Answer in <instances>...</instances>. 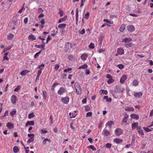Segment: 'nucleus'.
<instances>
[{
    "label": "nucleus",
    "mask_w": 153,
    "mask_h": 153,
    "mask_svg": "<svg viewBox=\"0 0 153 153\" xmlns=\"http://www.w3.org/2000/svg\"><path fill=\"white\" fill-rule=\"evenodd\" d=\"M133 93H134V97L137 99L141 98L143 94V93L142 92H134L130 90H128V91L127 93L129 96H131V94H133Z\"/></svg>",
    "instance_id": "obj_1"
},
{
    "label": "nucleus",
    "mask_w": 153,
    "mask_h": 153,
    "mask_svg": "<svg viewBox=\"0 0 153 153\" xmlns=\"http://www.w3.org/2000/svg\"><path fill=\"white\" fill-rule=\"evenodd\" d=\"M78 17V10L77 8L76 10V17Z\"/></svg>",
    "instance_id": "obj_61"
},
{
    "label": "nucleus",
    "mask_w": 153,
    "mask_h": 153,
    "mask_svg": "<svg viewBox=\"0 0 153 153\" xmlns=\"http://www.w3.org/2000/svg\"><path fill=\"white\" fill-rule=\"evenodd\" d=\"M66 91V89L64 87H62L60 88L57 92V93L59 95H61L64 94Z\"/></svg>",
    "instance_id": "obj_4"
},
{
    "label": "nucleus",
    "mask_w": 153,
    "mask_h": 153,
    "mask_svg": "<svg viewBox=\"0 0 153 153\" xmlns=\"http://www.w3.org/2000/svg\"><path fill=\"white\" fill-rule=\"evenodd\" d=\"M6 126L9 129H11L13 128L14 125L11 123L9 122L7 123Z\"/></svg>",
    "instance_id": "obj_15"
},
{
    "label": "nucleus",
    "mask_w": 153,
    "mask_h": 153,
    "mask_svg": "<svg viewBox=\"0 0 153 153\" xmlns=\"http://www.w3.org/2000/svg\"><path fill=\"white\" fill-rule=\"evenodd\" d=\"M128 117H129V116H128V115L126 113L124 114L123 119L127 120V118H128Z\"/></svg>",
    "instance_id": "obj_64"
},
{
    "label": "nucleus",
    "mask_w": 153,
    "mask_h": 153,
    "mask_svg": "<svg viewBox=\"0 0 153 153\" xmlns=\"http://www.w3.org/2000/svg\"><path fill=\"white\" fill-rule=\"evenodd\" d=\"M115 134L119 136L123 133V130L120 128H116L114 131Z\"/></svg>",
    "instance_id": "obj_6"
},
{
    "label": "nucleus",
    "mask_w": 153,
    "mask_h": 153,
    "mask_svg": "<svg viewBox=\"0 0 153 153\" xmlns=\"http://www.w3.org/2000/svg\"><path fill=\"white\" fill-rule=\"evenodd\" d=\"M47 141L51 142V140L49 139L48 138H45L43 140L42 142L43 144L45 145Z\"/></svg>",
    "instance_id": "obj_35"
},
{
    "label": "nucleus",
    "mask_w": 153,
    "mask_h": 153,
    "mask_svg": "<svg viewBox=\"0 0 153 153\" xmlns=\"http://www.w3.org/2000/svg\"><path fill=\"white\" fill-rule=\"evenodd\" d=\"M72 70L71 68H69L68 69H65L64 70V71L65 72H68L71 71Z\"/></svg>",
    "instance_id": "obj_49"
},
{
    "label": "nucleus",
    "mask_w": 153,
    "mask_h": 153,
    "mask_svg": "<svg viewBox=\"0 0 153 153\" xmlns=\"http://www.w3.org/2000/svg\"><path fill=\"white\" fill-rule=\"evenodd\" d=\"M89 12H88L85 15V18L86 19H88L89 18Z\"/></svg>",
    "instance_id": "obj_51"
},
{
    "label": "nucleus",
    "mask_w": 153,
    "mask_h": 153,
    "mask_svg": "<svg viewBox=\"0 0 153 153\" xmlns=\"http://www.w3.org/2000/svg\"><path fill=\"white\" fill-rule=\"evenodd\" d=\"M34 121H28L25 124V126H27L28 125L33 126L34 125Z\"/></svg>",
    "instance_id": "obj_25"
},
{
    "label": "nucleus",
    "mask_w": 153,
    "mask_h": 153,
    "mask_svg": "<svg viewBox=\"0 0 153 153\" xmlns=\"http://www.w3.org/2000/svg\"><path fill=\"white\" fill-rule=\"evenodd\" d=\"M111 144L109 143H107L105 145V147L107 148H110L111 146Z\"/></svg>",
    "instance_id": "obj_46"
},
{
    "label": "nucleus",
    "mask_w": 153,
    "mask_h": 153,
    "mask_svg": "<svg viewBox=\"0 0 153 153\" xmlns=\"http://www.w3.org/2000/svg\"><path fill=\"white\" fill-rule=\"evenodd\" d=\"M85 110L86 111H88L90 109V108L88 106H86L85 107Z\"/></svg>",
    "instance_id": "obj_50"
},
{
    "label": "nucleus",
    "mask_w": 153,
    "mask_h": 153,
    "mask_svg": "<svg viewBox=\"0 0 153 153\" xmlns=\"http://www.w3.org/2000/svg\"><path fill=\"white\" fill-rule=\"evenodd\" d=\"M21 86L20 85H18L14 89V91L15 92H18L21 88Z\"/></svg>",
    "instance_id": "obj_37"
},
{
    "label": "nucleus",
    "mask_w": 153,
    "mask_h": 153,
    "mask_svg": "<svg viewBox=\"0 0 153 153\" xmlns=\"http://www.w3.org/2000/svg\"><path fill=\"white\" fill-rule=\"evenodd\" d=\"M16 110L15 109H14L13 110L10 112V114L13 117L16 114Z\"/></svg>",
    "instance_id": "obj_29"
},
{
    "label": "nucleus",
    "mask_w": 153,
    "mask_h": 153,
    "mask_svg": "<svg viewBox=\"0 0 153 153\" xmlns=\"http://www.w3.org/2000/svg\"><path fill=\"white\" fill-rule=\"evenodd\" d=\"M132 85L134 86H137L139 85V81H138L136 79H134L132 82Z\"/></svg>",
    "instance_id": "obj_21"
},
{
    "label": "nucleus",
    "mask_w": 153,
    "mask_h": 153,
    "mask_svg": "<svg viewBox=\"0 0 153 153\" xmlns=\"http://www.w3.org/2000/svg\"><path fill=\"white\" fill-rule=\"evenodd\" d=\"M12 46H9L4 49H5V51H8L10 50L12 48Z\"/></svg>",
    "instance_id": "obj_55"
},
{
    "label": "nucleus",
    "mask_w": 153,
    "mask_h": 153,
    "mask_svg": "<svg viewBox=\"0 0 153 153\" xmlns=\"http://www.w3.org/2000/svg\"><path fill=\"white\" fill-rule=\"evenodd\" d=\"M74 88L76 89V93L77 94H81L82 91L81 88L78 83H75L74 84Z\"/></svg>",
    "instance_id": "obj_3"
},
{
    "label": "nucleus",
    "mask_w": 153,
    "mask_h": 153,
    "mask_svg": "<svg viewBox=\"0 0 153 153\" xmlns=\"http://www.w3.org/2000/svg\"><path fill=\"white\" fill-rule=\"evenodd\" d=\"M127 79V77L126 75H123L120 80V82L122 83H123Z\"/></svg>",
    "instance_id": "obj_16"
},
{
    "label": "nucleus",
    "mask_w": 153,
    "mask_h": 153,
    "mask_svg": "<svg viewBox=\"0 0 153 153\" xmlns=\"http://www.w3.org/2000/svg\"><path fill=\"white\" fill-rule=\"evenodd\" d=\"M25 10L24 7H23L21 9H20L18 11V13H21L23 11Z\"/></svg>",
    "instance_id": "obj_58"
},
{
    "label": "nucleus",
    "mask_w": 153,
    "mask_h": 153,
    "mask_svg": "<svg viewBox=\"0 0 153 153\" xmlns=\"http://www.w3.org/2000/svg\"><path fill=\"white\" fill-rule=\"evenodd\" d=\"M43 44H42L41 45H35V47L37 48H42V50H44L45 49V43L44 42H43Z\"/></svg>",
    "instance_id": "obj_13"
},
{
    "label": "nucleus",
    "mask_w": 153,
    "mask_h": 153,
    "mask_svg": "<svg viewBox=\"0 0 153 153\" xmlns=\"http://www.w3.org/2000/svg\"><path fill=\"white\" fill-rule=\"evenodd\" d=\"M116 87L117 88V90L116 91L118 93L123 92L125 90V89L123 88L120 85L116 86Z\"/></svg>",
    "instance_id": "obj_9"
},
{
    "label": "nucleus",
    "mask_w": 153,
    "mask_h": 153,
    "mask_svg": "<svg viewBox=\"0 0 153 153\" xmlns=\"http://www.w3.org/2000/svg\"><path fill=\"white\" fill-rule=\"evenodd\" d=\"M125 25L124 24H122L120 26V30L121 32H123L125 29Z\"/></svg>",
    "instance_id": "obj_34"
},
{
    "label": "nucleus",
    "mask_w": 153,
    "mask_h": 153,
    "mask_svg": "<svg viewBox=\"0 0 153 153\" xmlns=\"http://www.w3.org/2000/svg\"><path fill=\"white\" fill-rule=\"evenodd\" d=\"M68 59L71 61H74V58L72 55H69L68 56Z\"/></svg>",
    "instance_id": "obj_32"
},
{
    "label": "nucleus",
    "mask_w": 153,
    "mask_h": 153,
    "mask_svg": "<svg viewBox=\"0 0 153 153\" xmlns=\"http://www.w3.org/2000/svg\"><path fill=\"white\" fill-rule=\"evenodd\" d=\"M117 52L119 53V55H122L124 54V51L123 48H119L117 49Z\"/></svg>",
    "instance_id": "obj_12"
},
{
    "label": "nucleus",
    "mask_w": 153,
    "mask_h": 153,
    "mask_svg": "<svg viewBox=\"0 0 153 153\" xmlns=\"http://www.w3.org/2000/svg\"><path fill=\"white\" fill-rule=\"evenodd\" d=\"M59 68V67L58 64H56L55 65V69L56 70H58Z\"/></svg>",
    "instance_id": "obj_60"
},
{
    "label": "nucleus",
    "mask_w": 153,
    "mask_h": 153,
    "mask_svg": "<svg viewBox=\"0 0 153 153\" xmlns=\"http://www.w3.org/2000/svg\"><path fill=\"white\" fill-rule=\"evenodd\" d=\"M88 56V55L87 54L84 53L81 55L80 58L82 60L85 61L86 60Z\"/></svg>",
    "instance_id": "obj_11"
},
{
    "label": "nucleus",
    "mask_w": 153,
    "mask_h": 153,
    "mask_svg": "<svg viewBox=\"0 0 153 153\" xmlns=\"http://www.w3.org/2000/svg\"><path fill=\"white\" fill-rule=\"evenodd\" d=\"M114 124V123L113 121H108L106 123V126H109L110 128H111V126Z\"/></svg>",
    "instance_id": "obj_20"
},
{
    "label": "nucleus",
    "mask_w": 153,
    "mask_h": 153,
    "mask_svg": "<svg viewBox=\"0 0 153 153\" xmlns=\"http://www.w3.org/2000/svg\"><path fill=\"white\" fill-rule=\"evenodd\" d=\"M122 124L123 123H126V125H128V124L127 123V120L125 119H123L122 121Z\"/></svg>",
    "instance_id": "obj_52"
},
{
    "label": "nucleus",
    "mask_w": 153,
    "mask_h": 153,
    "mask_svg": "<svg viewBox=\"0 0 153 153\" xmlns=\"http://www.w3.org/2000/svg\"><path fill=\"white\" fill-rule=\"evenodd\" d=\"M104 99L106 100L107 102H111L112 100V99L110 97L109 98H108V96H105L104 97Z\"/></svg>",
    "instance_id": "obj_31"
},
{
    "label": "nucleus",
    "mask_w": 153,
    "mask_h": 153,
    "mask_svg": "<svg viewBox=\"0 0 153 153\" xmlns=\"http://www.w3.org/2000/svg\"><path fill=\"white\" fill-rule=\"evenodd\" d=\"M35 115L33 113H32L28 114V117L29 119H31L34 117Z\"/></svg>",
    "instance_id": "obj_36"
},
{
    "label": "nucleus",
    "mask_w": 153,
    "mask_h": 153,
    "mask_svg": "<svg viewBox=\"0 0 153 153\" xmlns=\"http://www.w3.org/2000/svg\"><path fill=\"white\" fill-rule=\"evenodd\" d=\"M48 131L45 129L43 128L41 130V132L42 134H46L47 132Z\"/></svg>",
    "instance_id": "obj_40"
},
{
    "label": "nucleus",
    "mask_w": 153,
    "mask_h": 153,
    "mask_svg": "<svg viewBox=\"0 0 153 153\" xmlns=\"http://www.w3.org/2000/svg\"><path fill=\"white\" fill-rule=\"evenodd\" d=\"M42 52V50H41L38 52L36 53L35 55H34V57L35 58H36V57L38 56L39 54Z\"/></svg>",
    "instance_id": "obj_44"
},
{
    "label": "nucleus",
    "mask_w": 153,
    "mask_h": 153,
    "mask_svg": "<svg viewBox=\"0 0 153 153\" xmlns=\"http://www.w3.org/2000/svg\"><path fill=\"white\" fill-rule=\"evenodd\" d=\"M28 39L32 40H35L36 39V37L31 34L28 36Z\"/></svg>",
    "instance_id": "obj_24"
},
{
    "label": "nucleus",
    "mask_w": 153,
    "mask_h": 153,
    "mask_svg": "<svg viewBox=\"0 0 153 153\" xmlns=\"http://www.w3.org/2000/svg\"><path fill=\"white\" fill-rule=\"evenodd\" d=\"M117 66L120 69H122L124 67L123 65L122 64H119Z\"/></svg>",
    "instance_id": "obj_47"
},
{
    "label": "nucleus",
    "mask_w": 153,
    "mask_h": 153,
    "mask_svg": "<svg viewBox=\"0 0 153 153\" xmlns=\"http://www.w3.org/2000/svg\"><path fill=\"white\" fill-rule=\"evenodd\" d=\"M69 98L68 96L64 97H62L61 99V101L64 104H67L69 102Z\"/></svg>",
    "instance_id": "obj_7"
},
{
    "label": "nucleus",
    "mask_w": 153,
    "mask_h": 153,
    "mask_svg": "<svg viewBox=\"0 0 153 153\" xmlns=\"http://www.w3.org/2000/svg\"><path fill=\"white\" fill-rule=\"evenodd\" d=\"M92 113L91 112H88L86 114V117H90L91 116Z\"/></svg>",
    "instance_id": "obj_56"
},
{
    "label": "nucleus",
    "mask_w": 153,
    "mask_h": 153,
    "mask_svg": "<svg viewBox=\"0 0 153 153\" xmlns=\"http://www.w3.org/2000/svg\"><path fill=\"white\" fill-rule=\"evenodd\" d=\"M114 141L117 144H119L122 143L123 141V140L120 138H116L114 139Z\"/></svg>",
    "instance_id": "obj_17"
},
{
    "label": "nucleus",
    "mask_w": 153,
    "mask_h": 153,
    "mask_svg": "<svg viewBox=\"0 0 153 153\" xmlns=\"http://www.w3.org/2000/svg\"><path fill=\"white\" fill-rule=\"evenodd\" d=\"M127 29L128 31L129 32H132L135 30L134 27L133 25H130L127 27Z\"/></svg>",
    "instance_id": "obj_5"
},
{
    "label": "nucleus",
    "mask_w": 153,
    "mask_h": 153,
    "mask_svg": "<svg viewBox=\"0 0 153 153\" xmlns=\"http://www.w3.org/2000/svg\"><path fill=\"white\" fill-rule=\"evenodd\" d=\"M125 110L126 111H133L134 110V109L132 107H126Z\"/></svg>",
    "instance_id": "obj_26"
},
{
    "label": "nucleus",
    "mask_w": 153,
    "mask_h": 153,
    "mask_svg": "<svg viewBox=\"0 0 153 153\" xmlns=\"http://www.w3.org/2000/svg\"><path fill=\"white\" fill-rule=\"evenodd\" d=\"M69 43L68 42L66 43L65 45V51L67 52L69 49Z\"/></svg>",
    "instance_id": "obj_30"
},
{
    "label": "nucleus",
    "mask_w": 153,
    "mask_h": 153,
    "mask_svg": "<svg viewBox=\"0 0 153 153\" xmlns=\"http://www.w3.org/2000/svg\"><path fill=\"white\" fill-rule=\"evenodd\" d=\"M14 37L12 33H10L7 36V39L8 40H11Z\"/></svg>",
    "instance_id": "obj_27"
},
{
    "label": "nucleus",
    "mask_w": 153,
    "mask_h": 153,
    "mask_svg": "<svg viewBox=\"0 0 153 153\" xmlns=\"http://www.w3.org/2000/svg\"><path fill=\"white\" fill-rule=\"evenodd\" d=\"M28 21V18L27 17H26L24 19V22L26 24L27 23Z\"/></svg>",
    "instance_id": "obj_63"
},
{
    "label": "nucleus",
    "mask_w": 153,
    "mask_h": 153,
    "mask_svg": "<svg viewBox=\"0 0 153 153\" xmlns=\"http://www.w3.org/2000/svg\"><path fill=\"white\" fill-rule=\"evenodd\" d=\"M13 151L14 153H16L19 151V149L17 146H14L13 148Z\"/></svg>",
    "instance_id": "obj_33"
},
{
    "label": "nucleus",
    "mask_w": 153,
    "mask_h": 153,
    "mask_svg": "<svg viewBox=\"0 0 153 153\" xmlns=\"http://www.w3.org/2000/svg\"><path fill=\"white\" fill-rule=\"evenodd\" d=\"M132 39L130 38H126L122 39V42H125L124 46L127 48L131 47L133 46L132 43L131 42Z\"/></svg>",
    "instance_id": "obj_2"
},
{
    "label": "nucleus",
    "mask_w": 153,
    "mask_h": 153,
    "mask_svg": "<svg viewBox=\"0 0 153 153\" xmlns=\"http://www.w3.org/2000/svg\"><path fill=\"white\" fill-rule=\"evenodd\" d=\"M33 137H30V139L28 140L27 141V143H31L33 141L34 139L33 138Z\"/></svg>",
    "instance_id": "obj_41"
},
{
    "label": "nucleus",
    "mask_w": 153,
    "mask_h": 153,
    "mask_svg": "<svg viewBox=\"0 0 153 153\" xmlns=\"http://www.w3.org/2000/svg\"><path fill=\"white\" fill-rule=\"evenodd\" d=\"M30 71H27V70H25L22 71L20 74L22 76H25L26 74H27Z\"/></svg>",
    "instance_id": "obj_23"
},
{
    "label": "nucleus",
    "mask_w": 153,
    "mask_h": 153,
    "mask_svg": "<svg viewBox=\"0 0 153 153\" xmlns=\"http://www.w3.org/2000/svg\"><path fill=\"white\" fill-rule=\"evenodd\" d=\"M65 20V19H64V18H61V19H60L58 22V23H61L62 22H63Z\"/></svg>",
    "instance_id": "obj_59"
},
{
    "label": "nucleus",
    "mask_w": 153,
    "mask_h": 153,
    "mask_svg": "<svg viewBox=\"0 0 153 153\" xmlns=\"http://www.w3.org/2000/svg\"><path fill=\"white\" fill-rule=\"evenodd\" d=\"M130 117L132 119L137 120L139 119V116L138 115L135 114H131L130 115Z\"/></svg>",
    "instance_id": "obj_14"
},
{
    "label": "nucleus",
    "mask_w": 153,
    "mask_h": 153,
    "mask_svg": "<svg viewBox=\"0 0 153 153\" xmlns=\"http://www.w3.org/2000/svg\"><path fill=\"white\" fill-rule=\"evenodd\" d=\"M103 21L107 23H109L110 24H112L113 23V22H110V21L108 20L107 19H104L103 20Z\"/></svg>",
    "instance_id": "obj_62"
},
{
    "label": "nucleus",
    "mask_w": 153,
    "mask_h": 153,
    "mask_svg": "<svg viewBox=\"0 0 153 153\" xmlns=\"http://www.w3.org/2000/svg\"><path fill=\"white\" fill-rule=\"evenodd\" d=\"M19 19H17L16 20L13 21V24L15 25H17L19 22Z\"/></svg>",
    "instance_id": "obj_39"
},
{
    "label": "nucleus",
    "mask_w": 153,
    "mask_h": 153,
    "mask_svg": "<svg viewBox=\"0 0 153 153\" xmlns=\"http://www.w3.org/2000/svg\"><path fill=\"white\" fill-rule=\"evenodd\" d=\"M137 130L139 134L143 136L144 135L143 131L140 127H137Z\"/></svg>",
    "instance_id": "obj_19"
},
{
    "label": "nucleus",
    "mask_w": 153,
    "mask_h": 153,
    "mask_svg": "<svg viewBox=\"0 0 153 153\" xmlns=\"http://www.w3.org/2000/svg\"><path fill=\"white\" fill-rule=\"evenodd\" d=\"M138 123L137 122L134 123L132 124L131 127L132 129H134L135 128H136L137 130V127H140L138 126Z\"/></svg>",
    "instance_id": "obj_18"
},
{
    "label": "nucleus",
    "mask_w": 153,
    "mask_h": 153,
    "mask_svg": "<svg viewBox=\"0 0 153 153\" xmlns=\"http://www.w3.org/2000/svg\"><path fill=\"white\" fill-rule=\"evenodd\" d=\"M43 69V68H42L40 69H39L38 71V74L37 75H40L42 72V70Z\"/></svg>",
    "instance_id": "obj_54"
},
{
    "label": "nucleus",
    "mask_w": 153,
    "mask_h": 153,
    "mask_svg": "<svg viewBox=\"0 0 153 153\" xmlns=\"http://www.w3.org/2000/svg\"><path fill=\"white\" fill-rule=\"evenodd\" d=\"M42 66V68H44V65L43 64H42L40 65H39L36 68H39V69H40L42 68L41 67Z\"/></svg>",
    "instance_id": "obj_57"
},
{
    "label": "nucleus",
    "mask_w": 153,
    "mask_h": 153,
    "mask_svg": "<svg viewBox=\"0 0 153 153\" xmlns=\"http://www.w3.org/2000/svg\"><path fill=\"white\" fill-rule=\"evenodd\" d=\"M114 81V80L112 79H108L107 81V82L108 84H110L111 83H112Z\"/></svg>",
    "instance_id": "obj_42"
},
{
    "label": "nucleus",
    "mask_w": 153,
    "mask_h": 153,
    "mask_svg": "<svg viewBox=\"0 0 153 153\" xmlns=\"http://www.w3.org/2000/svg\"><path fill=\"white\" fill-rule=\"evenodd\" d=\"M59 84V83H58L56 82H54L52 85V86L51 90L53 91H54V90L55 88L56 85H58Z\"/></svg>",
    "instance_id": "obj_28"
},
{
    "label": "nucleus",
    "mask_w": 153,
    "mask_h": 153,
    "mask_svg": "<svg viewBox=\"0 0 153 153\" xmlns=\"http://www.w3.org/2000/svg\"><path fill=\"white\" fill-rule=\"evenodd\" d=\"M67 25L66 24L62 23L59 24L58 26V27L60 28L61 29H64L65 28Z\"/></svg>",
    "instance_id": "obj_22"
},
{
    "label": "nucleus",
    "mask_w": 153,
    "mask_h": 153,
    "mask_svg": "<svg viewBox=\"0 0 153 153\" xmlns=\"http://www.w3.org/2000/svg\"><path fill=\"white\" fill-rule=\"evenodd\" d=\"M17 100L16 97L15 95H13L12 96L11 98V101L13 104H15Z\"/></svg>",
    "instance_id": "obj_10"
},
{
    "label": "nucleus",
    "mask_w": 153,
    "mask_h": 153,
    "mask_svg": "<svg viewBox=\"0 0 153 153\" xmlns=\"http://www.w3.org/2000/svg\"><path fill=\"white\" fill-rule=\"evenodd\" d=\"M81 66L82 68L83 69H86L88 68V65L85 64L82 65Z\"/></svg>",
    "instance_id": "obj_45"
},
{
    "label": "nucleus",
    "mask_w": 153,
    "mask_h": 153,
    "mask_svg": "<svg viewBox=\"0 0 153 153\" xmlns=\"http://www.w3.org/2000/svg\"><path fill=\"white\" fill-rule=\"evenodd\" d=\"M88 148L92 149L93 151H95L96 149L93 145H91L88 146Z\"/></svg>",
    "instance_id": "obj_43"
},
{
    "label": "nucleus",
    "mask_w": 153,
    "mask_h": 153,
    "mask_svg": "<svg viewBox=\"0 0 153 153\" xmlns=\"http://www.w3.org/2000/svg\"><path fill=\"white\" fill-rule=\"evenodd\" d=\"M89 47L91 49L94 48V44L92 43H90L89 45Z\"/></svg>",
    "instance_id": "obj_53"
},
{
    "label": "nucleus",
    "mask_w": 153,
    "mask_h": 153,
    "mask_svg": "<svg viewBox=\"0 0 153 153\" xmlns=\"http://www.w3.org/2000/svg\"><path fill=\"white\" fill-rule=\"evenodd\" d=\"M143 128L144 130H145L147 132H149V131H151L152 130L151 128V129H150L148 128L145 127H143Z\"/></svg>",
    "instance_id": "obj_38"
},
{
    "label": "nucleus",
    "mask_w": 153,
    "mask_h": 153,
    "mask_svg": "<svg viewBox=\"0 0 153 153\" xmlns=\"http://www.w3.org/2000/svg\"><path fill=\"white\" fill-rule=\"evenodd\" d=\"M110 134V131H108V130L106 129V128H105L104 129L102 132V134L106 136H108Z\"/></svg>",
    "instance_id": "obj_8"
},
{
    "label": "nucleus",
    "mask_w": 153,
    "mask_h": 153,
    "mask_svg": "<svg viewBox=\"0 0 153 153\" xmlns=\"http://www.w3.org/2000/svg\"><path fill=\"white\" fill-rule=\"evenodd\" d=\"M43 98L45 99L47 97L46 92L45 91H43Z\"/></svg>",
    "instance_id": "obj_48"
}]
</instances>
